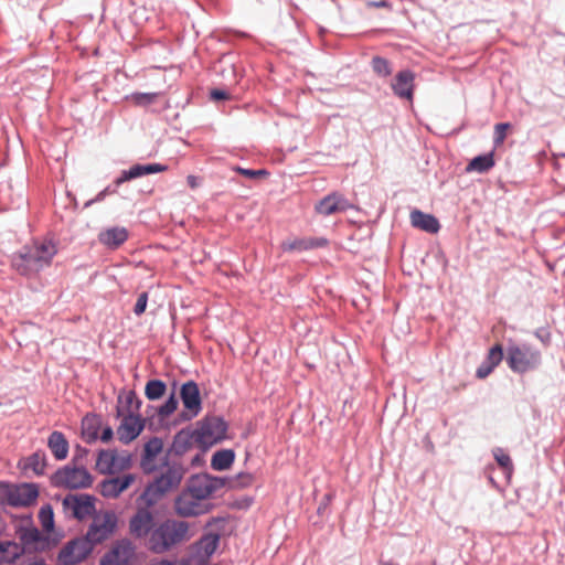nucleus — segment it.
Masks as SVG:
<instances>
[{"mask_svg": "<svg viewBox=\"0 0 565 565\" xmlns=\"http://www.w3.org/2000/svg\"><path fill=\"white\" fill-rule=\"evenodd\" d=\"M193 535L188 522L166 519L157 522L145 546L154 554H164L188 542Z\"/></svg>", "mask_w": 565, "mask_h": 565, "instance_id": "nucleus-1", "label": "nucleus"}, {"mask_svg": "<svg viewBox=\"0 0 565 565\" xmlns=\"http://www.w3.org/2000/svg\"><path fill=\"white\" fill-rule=\"evenodd\" d=\"M55 254L56 247L52 242L34 243L25 247L23 253L13 256L12 267L24 276L38 273L51 264Z\"/></svg>", "mask_w": 565, "mask_h": 565, "instance_id": "nucleus-2", "label": "nucleus"}, {"mask_svg": "<svg viewBox=\"0 0 565 565\" xmlns=\"http://www.w3.org/2000/svg\"><path fill=\"white\" fill-rule=\"evenodd\" d=\"M184 476V469L179 463L168 465L166 470L148 484L140 495L148 505L154 504L164 493L177 488Z\"/></svg>", "mask_w": 565, "mask_h": 565, "instance_id": "nucleus-3", "label": "nucleus"}, {"mask_svg": "<svg viewBox=\"0 0 565 565\" xmlns=\"http://www.w3.org/2000/svg\"><path fill=\"white\" fill-rule=\"evenodd\" d=\"M39 497L38 487L33 483L11 484L0 482V505L13 508L30 507Z\"/></svg>", "mask_w": 565, "mask_h": 565, "instance_id": "nucleus-4", "label": "nucleus"}, {"mask_svg": "<svg viewBox=\"0 0 565 565\" xmlns=\"http://www.w3.org/2000/svg\"><path fill=\"white\" fill-rule=\"evenodd\" d=\"M507 363L513 372L525 373L540 365L541 353L527 344H510L507 350Z\"/></svg>", "mask_w": 565, "mask_h": 565, "instance_id": "nucleus-5", "label": "nucleus"}, {"mask_svg": "<svg viewBox=\"0 0 565 565\" xmlns=\"http://www.w3.org/2000/svg\"><path fill=\"white\" fill-rule=\"evenodd\" d=\"M93 476L84 466L66 465L53 476V483L66 489H86L93 484Z\"/></svg>", "mask_w": 565, "mask_h": 565, "instance_id": "nucleus-6", "label": "nucleus"}, {"mask_svg": "<svg viewBox=\"0 0 565 565\" xmlns=\"http://www.w3.org/2000/svg\"><path fill=\"white\" fill-rule=\"evenodd\" d=\"M116 525L117 516L113 511L96 513L85 539L92 545L102 543L115 532Z\"/></svg>", "mask_w": 565, "mask_h": 565, "instance_id": "nucleus-7", "label": "nucleus"}, {"mask_svg": "<svg viewBox=\"0 0 565 565\" xmlns=\"http://www.w3.org/2000/svg\"><path fill=\"white\" fill-rule=\"evenodd\" d=\"M211 504L203 502L188 492L185 489L174 501V511L179 516L192 518L205 514L210 511Z\"/></svg>", "mask_w": 565, "mask_h": 565, "instance_id": "nucleus-8", "label": "nucleus"}, {"mask_svg": "<svg viewBox=\"0 0 565 565\" xmlns=\"http://www.w3.org/2000/svg\"><path fill=\"white\" fill-rule=\"evenodd\" d=\"M130 466L128 455H118L115 450H100L96 460V470L102 475H114Z\"/></svg>", "mask_w": 565, "mask_h": 565, "instance_id": "nucleus-9", "label": "nucleus"}, {"mask_svg": "<svg viewBox=\"0 0 565 565\" xmlns=\"http://www.w3.org/2000/svg\"><path fill=\"white\" fill-rule=\"evenodd\" d=\"M136 556V546L127 539L117 541L100 559V565H130Z\"/></svg>", "mask_w": 565, "mask_h": 565, "instance_id": "nucleus-10", "label": "nucleus"}, {"mask_svg": "<svg viewBox=\"0 0 565 565\" xmlns=\"http://www.w3.org/2000/svg\"><path fill=\"white\" fill-rule=\"evenodd\" d=\"M223 482L221 479L209 475H198L191 478L186 491L203 502H207L209 498L220 488Z\"/></svg>", "mask_w": 565, "mask_h": 565, "instance_id": "nucleus-11", "label": "nucleus"}, {"mask_svg": "<svg viewBox=\"0 0 565 565\" xmlns=\"http://www.w3.org/2000/svg\"><path fill=\"white\" fill-rule=\"evenodd\" d=\"M63 507L77 520H84L95 512L94 499L87 494H68L63 500Z\"/></svg>", "mask_w": 565, "mask_h": 565, "instance_id": "nucleus-12", "label": "nucleus"}, {"mask_svg": "<svg viewBox=\"0 0 565 565\" xmlns=\"http://www.w3.org/2000/svg\"><path fill=\"white\" fill-rule=\"evenodd\" d=\"M93 545L86 539H77L64 546L58 554L62 565H76L83 562L92 552Z\"/></svg>", "mask_w": 565, "mask_h": 565, "instance_id": "nucleus-13", "label": "nucleus"}, {"mask_svg": "<svg viewBox=\"0 0 565 565\" xmlns=\"http://www.w3.org/2000/svg\"><path fill=\"white\" fill-rule=\"evenodd\" d=\"M353 207L354 205L340 192H331L315 205L316 212L322 216L345 212Z\"/></svg>", "mask_w": 565, "mask_h": 565, "instance_id": "nucleus-14", "label": "nucleus"}, {"mask_svg": "<svg viewBox=\"0 0 565 565\" xmlns=\"http://www.w3.org/2000/svg\"><path fill=\"white\" fill-rule=\"evenodd\" d=\"M156 524L157 522L148 509H138L129 521V532L134 537L146 541Z\"/></svg>", "mask_w": 565, "mask_h": 565, "instance_id": "nucleus-15", "label": "nucleus"}, {"mask_svg": "<svg viewBox=\"0 0 565 565\" xmlns=\"http://www.w3.org/2000/svg\"><path fill=\"white\" fill-rule=\"evenodd\" d=\"M181 399L189 418L199 415L202 409L200 390L194 381H188L181 386Z\"/></svg>", "mask_w": 565, "mask_h": 565, "instance_id": "nucleus-16", "label": "nucleus"}, {"mask_svg": "<svg viewBox=\"0 0 565 565\" xmlns=\"http://www.w3.org/2000/svg\"><path fill=\"white\" fill-rule=\"evenodd\" d=\"M145 420L135 414H122V420L117 428L118 439L124 444H129L136 439L143 430Z\"/></svg>", "mask_w": 565, "mask_h": 565, "instance_id": "nucleus-17", "label": "nucleus"}, {"mask_svg": "<svg viewBox=\"0 0 565 565\" xmlns=\"http://www.w3.org/2000/svg\"><path fill=\"white\" fill-rule=\"evenodd\" d=\"M136 480L132 473L106 479L99 484V492L104 498L115 499L126 491Z\"/></svg>", "mask_w": 565, "mask_h": 565, "instance_id": "nucleus-18", "label": "nucleus"}, {"mask_svg": "<svg viewBox=\"0 0 565 565\" xmlns=\"http://www.w3.org/2000/svg\"><path fill=\"white\" fill-rule=\"evenodd\" d=\"M415 74L412 71L405 70L396 74L392 81L391 87L394 94L407 100H412L415 87Z\"/></svg>", "mask_w": 565, "mask_h": 565, "instance_id": "nucleus-19", "label": "nucleus"}, {"mask_svg": "<svg viewBox=\"0 0 565 565\" xmlns=\"http://www.w3.org/2000/svg\"><path fill=\"white\" fill-rule=\"evenodd\" d=\"M227 430L226 423L217 417H213L203 422L200 428V437L204 443H216L224 438Z\"/></svg>", "mask_w": 565, "mask_h": 565, "instance_id": "nucleus-20", "label": "nucleus"}, {"mask_svg": "<svg viewBox=\"0 0 565 565\" xmlns=\"http://www.w3.org/2000/svg\"><path fill=\"white\" fill-rule=\"evenodd\" d=\"M167 170L168 167L160 163L135 164L129 170L122 171L120 177L115 181V184L118 186L132 179L140 178L146 174L164 172Z\"/></svg>", "mask_w": 565, "mask_h": 565, "instance_id": "nucleus-21", "label": "nucleus"}, {"mask_svg": "<svg viewBox=\"0 0 565 565\" xmlns=\"http://www.w3.org/2000/svg\"><path fill=\"white\" fill-rule=\"evenodd\" d=\"M328 245V239L323 237H305L294 238L281 243V249L284 252H302L313 248H321Z\"/></svg>", "mask_w": 565, "mask_h": 565, "instance_id": "nucleus-22", "label": "nucleus"}, {"mask_svg": "<svg viewBox=\"0 0 565 565\" xmlns=\"http://www.w3.org/2000/svg\"><path fill=\"white\" fill-rule=\"evenodd\" d=\"M162 449L163 441L158 437H153L145 444L141 458V468L145 472H151L154 470V460L157 456L162 452Z\"/></svg>", "mask_w": 565, "mask_h": 565, "instance_id": "nucleus-23", "label": "nucleus"}, {"mask_svg": "<svg viewBox=\"0 0 565 565\" xmlns=\"http://www.w3.org/2000/svg\"><path fill=\"white\" fill-rule=\"evenodd\" d=\"M409 217L411 223L414 227L425 231L427 233L435 234L440 228V224L434 215L423 213L419 210L412 211Z\"/></svg>", "mask_w": 565, "mask_h": 565, "instance_id": "nucleus-24", "label": "nucleus"}, {"mask_svg": "<svg viewBox=\"0 0 565 565\" xmlns=\"http://www.w3.org/2000/svg\"><path fill=\"white\" fill-rule=\"evenodd\" d=\"M99 242L113 249L118 248L128 238V231L125 227H110L99 233Z\"/></svg>", "mask_w": 565, "mask_h": 565, "instance_id": "nucleus-25", "label": "nucleus"}, {"mask_svg": "<svg viewBox=\"0 0 565 565\" xmlns=\"http://www.w3.org/2000/svg\"><path fill=\"white\" fill-rule=\"evenodd\" d=\"M47 447L57 460H64L68 455V441L63 433L54 430L47 439Z\"/></svg>", "mask_w": 565, "mask_h": 565, "instance_id": "nucleus-26", "label": "nucleus"}, {"mask_svg": "<svg viewBox=\"0 0 565 565\" xmlns=\"http://www.w3.org/2000/svg\"><path fill=\"white\" fill-rule=\"evenodd\" d=\"M100 428L102 419L95 414H88L82 419V436L88 444L97 440Z\"/></svg>", "mask_w": 565, "mask_h": 565, "instance_id": "nucleus-27", "label": "nucleus"}, {"mask_svg": "<svg viewBox=\"0 0 565 565\" xmlns=\"http://www.w3.org/2000/svg\"><path fill=\"white\" fill-rule=\"evenodd\" d=\"M23 552L24 547L15 542H0V563H14Z\"/></svg>", "mask_w": 565, "mask_h": 565, "instance_id": "nucleus-28", "label": "nucleus"}, {"mask_svg": "<svg viewBox=\"0 0 565 565\" xmlns=\"http://www.w3.org/2000/svg\"><path fill=\"white\" fill-rule=\"evenodd\" d=\"M235 454L231 449H224L216 451L211 460V467L214 470L223 471L228 469L234 462Z\"/></svg>", "mask_w": 565, "mask_h": 565, "instance_id": "nucleus-29", "label": "nucleus"}, {"mask_svg": "<svg viewBox=\"0 0 565 565\" xmlns=\"http://www.w3.org/2000/svg\"><path fill=\"white\" fill-rule=\"evenodd\" d=\"M18 535L22 544L29 548H38L39 543L42 541L40 531L33 526L20 527Z\"/></svg>", "mask_w": 565, "mask_h": 565, "instance_id": "nucleus-30", "label": "nucleus"}, {"mask_svg": "<svg viewBox=\"0 0 565 565\" xmlns=\"http://www.w3.org/2000/svg\"><path fill=\"white\" fill-rule=\"evenodd\" d=\"M494 166L493 154L488 153L483 156H478L473 158L468 166L466 167V171H477L479 173L487 172Z\"/></svg>", "mask_w": 565, "mask_h": 565, "instance_id": "nucleus-31", "label": "nucleus"}, {"mask_svg": "<svg viewBox=\"0 0 565 565\" xmlns=\"http://www.w3.org/2000/svg\"><path fill=\"white\" fill-rule=\"evenodd\" d=\"M220 537L217 534L204 535L198 543L199 553L204 556H211L217 548Z\"/></svg>", "mask_w": 565, "mask_h": 565, "instance_id": "nucleus-32", "label": "nucleus"}, {"mask_svg": "<svg viewBox=\"0 0 565 565\" xmlns=\"http://www.w3.org/2000/svg\"><path fill=\"white\" fill-rule=\"evenodd\" d=\"M167 386L161 380H150L145 387V394L148 399L156 401L162 397Z\"/></svg>", "mask_w": 565, "mask_h": 565, "instance_id": "nucleus-33", "label": "nucleus"}, {"mask_svg": "<svg viewBox=\"0 0 565 565\" xmlns=\"http://www.w3.org/2000/svg\"><path fill=\"white\" fill-rule=\"evenodd\" d=\"M46 463H45V457L44 455L40 454H33L30 457H28L24 461L23 469L24 470H31L35 475H42L44 473Z\"/></svg>", "mask_w": 565, "mask_h": 565, "instance_id": "nucleus-34", "label": "nucleus"}, {"mask_svg": "<svg viewBox=\"0 0 565 565\" xmlns=\"http://www.w3.org/2000/svg\"><path fill=\"white\" fill-rule=\"evenodd\" d=\"M372 68L381 77H387L392 74V67L386 58L374 56L372 58Z\"/></svg>", "mask_w": 565, "mask_h": 565, "instance_id": "nucleus-35", "label": "nucleus"}, {"mask_svg": "<svg viewBox=\"0 0 565 565\" xmlns=\"http://www.w3.org/2000/svg\"><path fill=\"white\" fill-rule=\"evenodd\" d=\"M503 359V348L500 343L493 345L487 355L486 362L492 369L497 367Z\"/></svg>", "mask_w": 565, "mask_h": 565, "instance_id": "nucleus-36", "label": "nucleus"}, {"mask_svg": "<svg viewBox=\"0 0 565 565\" xmlns=\"http://www.w3.org/2000/svg\"><path fill=\"white\" fill-rule=\"evenodd\" d=\"M39 518H40L41 524L45 531L49 532L53 529V524H54L53 511L50 505L41 508Z\"/></svg>", "mask_w": 565, "mask_h": 565, "instance_id": "nucleus-37", "label": "nucleus"}, {"mask_svg": "<svg viewBox=\"0 0 565 565\" xmlns=\"http://www.w3.org/2000/svg\"><path fill=\"white\" fill-rule=\"evenodd\" d=\"M158 97L157 93H134L130 96V99L140 106L149 105L153 103Z\"/></svg>", "mask_w": 565, "mask_h": 565, "instance_id": "nucleus-38", "label": "nucleus"}, {"mask_svg": "<svg viewBox=\"0 0 565 565\" xmlns=\"http://www.w3.org/2000/svg\"><path fill=\"white\" fill-rule=\"evenodd\" d=\"M511 128V125L508 122L497 124L494 126V143L495 146H500L503 143L508 130Z\"/></svg>", "mask_w": 565, "mask_h": 565, "instance_id": "nucleus-39", "label": "nucleus"}, {"mask_svg": "<svg viewBox=\"0 0 565 565\" xmlns=\"http://www.w3.org/2000/svg\"><path fill=\"white\" fill-rule=\"evenodd\" d=\"M177 407H178V401L174 397V395H171L169 397V399L162 406H160L158 414L161 417H167V416L171 415L177 409Z\"/></svg>", "mask_w": 565, "mask_h": 565, "instance_id": "nucleus-40", "label": "nucleus"}, {"mask_svg": "<svg viewBox=\"0 0 565 565\" xmlns=\"http://www.w3.org/2000/svg\"><path fill=\"white\" fill-rule=\"evenodd\" d=\"M234 170L248 179H257V178L269 175L268 171H266L264 169L252 170V169H244L241 167H236Z\"/></svg>", "mask_w": 565, "mask_h": 565, "instance_id": "nucleus-41", "label": "nucleus"}, {"mask_svg": "<svg viewBox=\"0 0 565 565\" xmlns=\"http://www.w3.org/2000/svg\"><path fill=\"white\" fill-rule=\"evenodd\" d=\"M125 404L127 407L128 414H134L135 411H138L140 407V401L137 398L135 392L130 391L125 396Z\"/></svg>", "mask_w": 565, "mask_h": 565, "instance_id": "nucleus-42", "label": "nucleus"}, {"mask_svg": "<svg viewBox=\"0 0 565 565\" xmlns=\"http://www.w3.org/2000/svg\"><path fill=\"white\" fill-rule=\"evenodd\" d=\"M494 458L500 467L503 469H511L512 461L509 455L504 454L501 449L494 451Z\"/></svg>", "mask_w": 565, "mask_h": 565, "instance_id": "nucleus-43", "label": "nucleus"}, {"mask_svg": "<svg viewBox=\"0 0 565 565\" xmlns=\"http://www.w3.org/2000/svg\"><path fill=\"white\" fill-rule=\"evenodd\" d=\"M147 301H148V294L147 292H141L137 299V302L135 305V308H134V312L137 315V316H140L145 312L146 308H147Z\"/></svg>", "mask_w": 565, "mask_h": 565, "instance_id": "nucleus-44", "label": "nucleus"}, {"mask_svg": "<svg viewBox=\"0 0 565 565\" xmlns=\"http://www.w3.org/2000/svg\"><path fill=\"white\" fill-rule=\"evenodd\" d=\"M235 481L239 487H248L254 482V476L248 472H241L236 476Z\"/></svg>", "mask_w": 565, "mask_h": 565, "instance_id": "nucleus-45", "label": "nucleus"}, {"mask_svg": "<svg viewBox=\"0 0 565 565\" xmlns=\"http://www.w3.org/2000/svg\"><path fill=\"white\" fill-rule=\"evenodd\" d=\"M88 450L79 446L76 447V452L70 465L83 466V458L87 455Z\"/></svg>", "mask_w": 565, "mask_h": 565, "instance_id": "nucleus-46", "label": "nucleus"}, {"mask_svg": "<svg viewBox=\"0 0 565 565\" xmlns=\"http://www.w3.org/2000/svg\"><path fill=\"white\" fill-rule=\"evenodd\" d=\"M494 369H492L490 365L487 364V362L484 361L478 369H477V372H476V375L478 379H486L489 374H491V372L493 371Z\"/></svg>", "mask_w": 565, "mask_h": 565, "instance_id": "nucleus-47", "label": "nucleus"}, {"mask_svg": "<svg viewBox=\"0 0 565 565\" xmlns=\"http://www.w3.org/2000/svg\"><path fill=\"white\" fill-rule=\"evenodd\" d=\"M210 95L213 100H223L228 98V93L222 89H213Z\"/></svg>", "mask_w": 565, "mask_h": 565, "instance_id": "nucleus-48", "label": "nucleus"}, {"mask_svg": "<svg viewBox=\"0 0 565 565\" xmlns=\"http://www.w3.org/2000/svg\"><path fill=\"white\" fill-rule=\"evenodd\" d=\"M113 435H114V433H113L111 427L110 426H106L103 429L102 435L100 436L98 435V437L102 439V441L108 443L109 440H111Z\"/></svg>", "mask_w": 565, "mask_h": 565, "instance_id": "nucleus-49", "label": "nucleus"}, {"mask_svg": "<svg viewBox=\"0 0 565 565\" xmlns=\"http://www.w3.org/2000/svg\"><path fill=\"white\" fill-rule=\"evenodd\" d=\"M151 565H182V564L178 561L160 559L158 562L152 563Z\"/></svg>", "mask_w": 565, "mask_h": 565, "instance_id": "nucleus-50", "label": "nucleus"}, {"mask_svg": "<svg viewBox=\"0 0 565 565\" xmlns=\"http://www.w3.org/2000/svg\"><path fill=\"white\" fill-rule=\"evenodd\" d=\"M186 181H188V184H189L192 189H194V188H196V186H198V181H196V178H195L194 175H189V177H188V179H186Z\"/></svg>", "mask_w": 565, "mask_h": 565, "instance_id": "nucleus-51", "label": "nucleus"}, {"mask_svg": "<svg viewBox=\"0 0 565 565\" xmlns=\"http://www.w3.org/2000/svg\"><path fill=\"white\" fill-rule=\"evenodd\" d=\"M116 190H113L110 191L109 188H106L104 191H102L98 195H97V200H103L105 198L106 194L108 193H115Z\"/></svg>", "mask_w": 565, "mask_h": 565, "instance_id": "nucleus-52", "label": "nucleus"}, {"mask_svg": "<svg viewBox=\"0 0 565 565\" xmlns=\"http://www.w3.org/2000/svg\"><path fill=\"white\" fill-rule=\"evenodd\" d=\"M17 565H43L41 562H38V561H30L28 563H25L24 561L20 562L19 564Z\"/></svg>", "mask_w": 565, "mask_h": 565, "instance_id": "nucleus-53", "label": "nucleus"}, {"mask_svg": "<svg viewBox=\"0 0 565 565\" xmlns=\"http://www.w3.org/2000/svg\"><path fill=\"white\" fill-rule=\"evenodd\" d=\"M6 531V523L0 518V535H2Z\"/></svg>", "mask_w": 565, "mask_h": 565, "instance_id": "nucleus-54", "label": "nucleus"}]
</instances>
